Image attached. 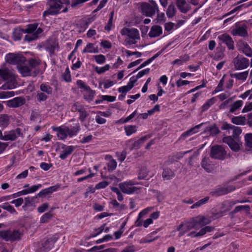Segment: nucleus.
I'll list each match as a JSON object with an SVG mask.
<instances>
[{
  "mask_svg": "<svg viewBox=\"0 0 252 252\" xmlns=\"http://www.w3.org/2000/svg\"><path fill=\"white\" fill-rule=\"evenodd\" d=\"M72 111H78L79 113V118L81 122H84L89 115V114L86 111L84 107L78 102L75 103L72 105Z\"/></svg>",
  "mask_w": 252,
  "mask_h": 252,
  "instance_id": "obj_14",
  "label": "nucleus"
},
{
  "mask_svg": "<svg viewBox=\"0 0 252 252\" xmlns=\"http://www.w3.org/2000/svg\"><path fill=\"white\" fill-rule=\"evenodd\" d=\"M177 12V10H176V8L175 7V6L174 5V4L173 3H171L170 4L167 10H166V15L167 16L170 18H172L173 17H174L176 13Z\"/></svg>",
  "mask_w": 252,
  "mask_h": 252,
  "instance_id": "obj_37",
  "label": "nucleus"
},
{
  "mask_svg": "<svg viewBox=\"0 0 252 252\" xmlns=\"http://www.w3.org/2000/svg\"><path fill=\"white\" fill-rule=\"evenodd\" d=\"M246 119L244 116H236L231 119V122L237 125H244L246 124Z\"/></svg>",
  "mask_w": 252,
  "mask_h": 252,
  "instance_id": "obj_36",
  "label": "nucleus"
},
{
  "mask_svg": "<svg viewBox=\"0 0 252 252\" xmlns=\"http://www.w3.org/2000/svg\"><path fill=\"white\" fill-rule=\"evenodd\" d=\"M232 34L235 35L245 37L248 35V32L246 29L244 27H239L234 29L232 31Z\"/></svg>",
  "mask_w": 252,
  "mask_h": 252,
  "instance_id": "obj_31",
  "label": "nucleus"
},
{
  "mask_svg": "<svg viewBox=\"0 0 252 252\" xmlns=\"http://www.w3.org/2000/svg\"><path fill=\"white\" fill-rule=\"evenodd\" d=\"M54 131L57 132V136L61 140H64L67 137L66 126L60 127H52Z\"/></svg>",
  "mask_w": 252,
  "mask_h": 252,
  "instance_id": "obj_26",
  "label": "nucleus"
},
{
  "mask_svg": "<svg viewBox=\"0 0 252 252\" xmlns=\"http://www.w3.org/2000/svg\"><path fill=\"white\" fill-rule=\"evenodd\" d=\"M42 187L41 184H38L33 185L31 187H29L27 188L28 193H32L33 192H35L36 191L39 189L41 188Z\"/></svg>",
  "mask_w": 252,
  "mask_h": 252,
  "instance_id": "obj_61",
  "label": "nucleus"
},
{
  "mask_svg": "<svg viewBox=\"0 0 252 252\" xmlns=\"http://www.w3.org/2000/svg\"><path fill=\"white\" fill-rule=\"evenodd\" d=\"M210 156L212 158L223 160L226 158V151L222 146L215 145L211 148Z\"/></svg>",
  "mask_w": 252,
  "mask_h": 252,
  "instance_id": "obj_7",
  "label": "nucleus"
},
{
  "mask_svg": "<svg viewBox=\"0 0 252 252\" xmlns=\"http://www.w3.org/2000/svg\"><path fill=\"white\" fill-rule=\"evenodd\" d=\"M234 68L236 70H242L249 66V60L246 58L238 56L233 59Z\"/></svg>",
  "mask_w": 252,
  "mask_h": 252,
  "instance_id": "obj_11",
  "label": "nucleus"
},
{
  "mask_svg": "<svg viewBox=\"0 0 252 252\" xmlns=\"http://www.w3.org/2000/svg\"><path fill=\"white\" fill-rule=\"evenodd\" d=\"M246 1H247V0H242L238 1L237 2V3H236L235 5H238L237 6L235 7L233 9L231 10L229 12L226 14L224 16H228L230 14H233L234 13H235L237 11L241 10L243 8H246L251 5V3H250V4H247V3L241 4L242 3H243Z\"/></svg>",
  "mask_w": 252,
  "mask_h": 252,
  "instance_id": "obj_28",
  "label": "nucleus"
},
{
  "mask_svg": "<svg viewBox=\"0 0 252 252\" xmlns=\"http://www.w3.org/2000/svg\"><path fill=\"white\" fill-rule=\"evenodd\" d=\"M66 129L67 136L71 137L77 134L78 132L80 130V127L79 126H74L69 128L68 126H66Z\"/></svg>",
  "mask_w": 252,
  "mask_h": 252,
  "instance_id": "obj_34",
  "label": "nucleus"
},
{
  "mask_svg": "<svg viewBox=\"0 0 252 252\" xmlns=\"http://www.w3.org/2000/svg\"><path fill=\"white\" fill-rule=\"evenodd\" d=\"M22 233L18 230H0V238L5 241L14 242L21 239Z\"/></svg>",
  "mask_w": 252,
  "mask_h": 252,
  "instance_id": "obj_5",
  "label": "nucleus"
},
{
  "mask_svg": "<svg viewBox=\"0 0 252 252\" xmlns=\"http://www.w3.org/2000/svg\"><path fill=\"white\" fill-rule=\"evenodd\" d=\"M218 38L221 43L225 44L228 50H233L234 49V43L232 37L228 34L224 33L220 35Z\"/></svg>",
  "mask_w": 252,
  "mask_h": 252,
  "instance_id": "obj_15",
  "label": "nucleus"
},
{
  "mask_svg": "<svg viewBox=\"0 0 252 252\" xmlns=\"http://www.w3.org/2000/svg\"><path fill=\"white\" fill-rule=\"evenodd\" d=\"M58 46L57 42L53 39L46 40L43 43V47L50 53V56L54 54L55 49L58 47Z\"/></svg>",
  "mask_w": 252,
  "mask_h": 252,
  "instance_id": "obj_17",
  "label": "nucleus"
},
{
  "mask_svg": "<svg viewBox=\"0 0 252 252\" xmlns=\"http://www.w3.org/2000/svg\"><path fill=\"white\" fill-rule=\"evenodd\" d=\"M53 217V214L51 212L45 213L40 218V222L44 223L48 222Z\"/></svg>",
  "mask_w": 252,
  "mask_h": 252,
  "instance_id": "obj_46",
  "label": "nucleus"
},
{
  "mask_svg": "<svg viewBox=\"0 0 252 252\" xmlns=\"http://www.w3.org/2000/svg\"><path fill=\"white\" fill-rule=\"evenodd\" d=\"M243 104V101L242 100H237L231 105L229 111L231 113L234 112L242 107Z\"/></svg>",
  "mask_w": 252,
  "mask_h": 252,
  "instance_id": "obj_42",
  "label": "nucleus"
},
{
  "mask_svg": "<svg viewBox=\"0 0 252 252\" xmlns=\"http://www.w3.org/2000/svg\"><path fill=\"white\" fill-rule=\"evenodd\" d=\"M3 81H5V83L0 88L2 90H11L16 87L15 76L7 68L0 69V84Z\"/></svg>",
  "mask_w": 252,
  "mask_h": 252,
  "instance_id": "obj_3",
  "label": "nucleus"
},
{
  "mask_svg": "<svg viewBox=\"0 0 252 252\" xmlns=\"http://www.w3.org/2000/svg\"><path fill=\"white\" fill-rule=\"evenodd\" d=\"M121 33L122 35H126L134 39H138L140 38L139 31L135 28H123L121 31Z\"/></svg>",
  "mask_w": 252,
  "mask_h": 252,
  "instance_id": "obj_18",
  "label": "nucleus"
},
{
  "mask_svg": "<svg viewBox=\"0 0 252 252\" xmlns=\"http://www.w3.org/2000/svg\"><path fill=\"white\" fill-rule=\"evenodd\" d=\"M57 241L55 237L47 239L42 242L41 246L38 250V252H47L53 247L54 243Z\"/></svg>",
  "mask_w": 252,
  "mask_h": 252,
  "instance_id": "obj_16",
  "label": "nucleus"
},
{
  "mask_svg": "<svg viewBox=\"0 0 252 252\" xmlns=\"http://www.w3.org/2000/svg\"><path fill=\"white\" fill-rule=\"evenodd\" d=\"M47 3L49 8L43 13V16L48 15H57L61 13V10L63 7L64 5L66 7L62 10V12L65 13L68 11L67 6L70 4V0H48Z\"/></svg>",
  "mask_w": 252,
  "mask_h": 252,
  "instance_id": "obj_1",
  "label": "nucleus"
},
{
  "mask_svg": "<svg viewBox=\"0 0 252 252\" xmlns=\"http://www.w3.org/2000/svg\"><path fill=\"white\" fill-rule=\"evenodd\" d=\"M38 25L37 23H34L27 26V29L24 30V32L28 33L25 36V40L30 42L38 38L39 35L43 32L42 28H37Z\"/></svg>",
  "mask_w": 252,
  "mask_h": 252,
  "instance_id": "obj_4",
  "label": "nucleus"
},
{
  "mask_svg": "<svg viewBox=\"0 0 252 252\" xmlns=\"http://www.w3.org/2000/svg\"><path fill=\"white\" fill-rule=\"evenodd\" d=\"M174 172L169 167L163 168L162 177L164 180H168L174 177Z\"/></svg>",
  "mask_w": 252,
  "mask_h": 252,
  "instance_id": "obj_32",
  "label": "nucleus"
},
{
  "mask_svg": "<svg viewBox=\"0 0 252 252\" xmlns=\"http://www.w3.org/2000/svg\"><path fill=\"white\" fill-rule=\"evenodd\" d=\"M243 210H245L246 212H249L250 211V206L247 205L237 206L234 208L232 213L235 214Z\"/></svg>",
  "mask_w": 252,
  "mask_h": 252,
  "instance_id": "obj_47",
  "label": "nucleus"
},
{
  "mask_svg": "<svg viewBox=\"0 0 252 252\" xmlns=\"http://www.w3.org/2000/svg\"><path fill=\"white\" fill-rule=\"evenodd\" d=\"M204 124L201 123L199 125H196L194 127H192L187 131L183 133L180 137V139H184L185 137L198 132V129Z\"/></svg>",
  "mask_w": 252,
  "mask_h": 252,
  "instance_id": "obj_30",
  "label": "nucleus"
},
{
  "mask_svg": "<svg viewBox=\"0 0 252 252\" xmlns=\"http://www.w3.org/2000/svg\"><path fill=\"white\" fill-rule=\"evenodd\" d=\"M126 135L130 136L134 133L137 131V126H126L124 127Z\"/></svg>",
  "mask_w": 252,
  "mask_h": 252,
  "instance_id": "obj_43",
  "label": "nucleus"
},
{
  "mask_svg": "<svg viewBox=\"0 0 252 252\" xmlns=\"http://www.w3.org/2000/svg\"><path fill=\"white\" fill-rule=\"evenodd\" d=\"M15 93L13 91L0 92V98L4 99L13 96Z\"/></svg>",
  "mask_w": 252,
  "mask_h": 252,
  "instance_id": "obj_54",
  "label": "nucleus"
},
{
  "mask_svg": "<svg viewBox=\"0 0 252 252\" xmlns=\"http://www.w3.org/2000/svg\"><path fill=\"white\" fill-rule=\"evenodd\" d=\"M150 3L143 2L141 3V11L143 15L147 17H152L156 12H158V7L154 0H149Z\"/></svg>",
  "mask_w": 252,
  "mask_h": 252,
  "instance_id": "obj_6",
  "label": "nucleus"
},
{
  "mask_svg": "<svg viewBox=\"0 0 252 252\" xmlns=\"http://www.w3.org/2000/svg\"><path fill=\"white\" fill-rule=\"evenodd\" d=\"M110 68L109 64H106L102 67L96 66L95 68V71L99 74L105 72L106 71L108 70Z\"/></svg>",
  "mask_w": 252,
  "mask_h": 252,
  "instance_id": "obj_53",
  "label": "nucleus"
},
{
  "mask_svg": "<svg viewBox=\"0 0 252 252\" xmlns=\"http://www.w3.org/2000/svg\"><path fill=\"white\" fill-rule=\"evenodd\" d=\"M148 171L145 166H142L140 168L137 172V179L138 180L145 179L148 175Z\"/></svg>",
  "mask_w": 252,
  "mask_h": 252,
  "instance_id": "obj_33",
  "label": "nucleus"
},
{
  "mask_svg": "<svg viewBox=\"0 0 252 252\" xmlns=\"http://www.w3.org/2000/svg\"><path fill=\"white\" fill-rule=\"evenodd\" d=\"M238 46L239 51L243 52L247 57H252V49L247 43L240 42Z\"/></svg>",
  "mask_w": 252,
  "mask_h": 252,
  "instance_id": "obj_24",
  "label": "nucleus"
},
{
  "mask_svg": "<svg viewBox=\"0 0 252 252\" xmlns=\"http://www.w3.org/2000/svg\"><path fill=\"white\" fill-rule=\"evenodd\" d=\"M29 64L30 65L29 67L31 68L37 72L36 67H37L40 64V62L38 61L31 59L29 61Z\"/></svg>",
  "mask_w": 252,
  "mask_h": 252,
  "instance_id": "obj_49",
  "label": "nucleus"
},
{
  "mask_svg": "<svg viewBox=\"0 0 252 252\" xmlns=\"http://www.w3.org/2000/svg\"><path fill=\"white\" fill-rule=\"evenodd\" d=\"M94 58L96 62L99 64L103 63L106 60L105 57L101 54L94 56Z\"/></svg>",
  "mask_w": 252,
  "mask_h": 252,
  "instance_id": "obj_59",
  "label": "nucleus"
},
{
  "mask_svg": "<svg viewBox=\"0 0 252 252\" xmlns=\"http://www.w3.org/2000/svg\"><path fill=\"white\" fill-rule=\"evenodd\" d=\"M223 50H224L221 49L220 51L217 52L215 53L213 59L216 61H219L220 59H222L224 57Z\"/></svg>",
  "mask_w": 252,
  "mask_h": 252,
  "instance_id": "obj_63",
  "label": "nucleus"
},
{
  "mask_svg": "<svg viewBox=\"0 0 252 252\" xmlns=\"http://www.w3.org/2000/svg\"><path fill=\"white\" fill-rule=\"evenodd\" d=\"M162 32V30L160 26L154 25L151 27V30L148 33V35L150 37H156L161 34Z\"/></svg>",
  "mask_w": 252,
  "mask_h": 252,
  "instance_id": "obj_29",
  "label": "nucleus"
},
{
  "mask_svg": "<svg viewBox=\"0 0 252 252\" xmlns=\"http://www.w3.org/2000/svg\"><path fill=\"white\" fill-rule=\"evenodd\" d=\"M82 53H97V50L96 49H95L93 44L89 43L87 45L86 47L82 51Z\"/></svg>",
  "mask_w": 252,
  "mask_h": 252,
  "instance_id": "obj_45",
  "label": "nucleus"
},
{
  "mask_svg": "<svg viewBox=\"0 0 252 252\" xmlns=\"http://www.w3.org/2000/svg\"><path fill=\"white\" fill-rule=\"evenodd\" d=\"M248 71H246L240 73L231 74V77L235 78L237 80L245 81L246 80L248 76Z\"/></svg>",
  "mask_w": 252,
  "mask_h": 252,
  "instance_id": "obj_35",
  "label": "nucleus"
},
{
  "mask_svg": "<svg viewBox=\"0 0 252 252\" xmlns=\"http://www.w3.org/2000/svg\"><path fill=\"white\" fill-rule=\"evenodd\" d=\"M222 130H226L230 133L229 131L232 130V137L234 139L239 138V136L242 133V129L240 127L233 126L227 123H224L221 127Z\"/></svg>",
  "mask_w": 252,
  "mask_h": 252,
  "instance_id": "obj_12",
  "label": "nucleus"
},
{
  "mask_svg": "<svg viewBox=\"0 0 252 252\" xmlns=\"http://www.w3.org/2000/svg\"><path fill=\"white\" fill-rule=\"evenodd\" d=\"M209 222L210 220L204 217L198 216L193 218L189 221L186 223L185 225L180 224L178 226L177 230L180 231L179 236L181 237L189 230L197 228V225L202 226Z\"/></svg>",
  "mask_w": 252,
  "mask_h": 252,
  "instance_id": "obj_2",
  "label": "nucleus"
},
{
  "mask_svg": "<svg viewBox=\"0 0 252 252\" xmlns=\"http://www.w3.org/2000/svg\"><path fill=\"white\" fill-rule=\"evenodd\" d=\"M9 124V117L6 114L0 115V126L6 127Z\"/></svg>",
  "mask_w": 252,
  "mask_h": 252,
  "instance_id": "obj_38",
  "label": "nucleus"
},
{
  "mask_svg": "<svg viewBox=\"0 0 252 252\" xmlns=\"http://www.w3.org/2000/svg\"><path fill=\"white\" fill-rule=\"evenodd\" d=\"M201 166L208 173H211L213 170V167L209 157H204L203 158Z\"/></svg>",
  "mask_w": 252,
  "mask_h": 252,
  "instance_id": "obj_25",
  "label": "nucleus"
},
{
  "mask_svg": "<svg viewBox=\"0 0 252 252\" xmlns=\"http://www.w3.org/2000/svg\"><path fill=\"white\" fill-rule=\"evenodd\" d=\"M165 18L164 13H158L157 18L155 19L156 23H162L165 22Z\"/></svg>",
  "mask_w": 252,
  "mask_h": 252,
  "instance_id": "obj_60",
  "label": "nucleus"
},
{
  "mask_svg": "<svg viewBox=\"0 0 252 252\" xmlns=\"http://www.w3.org/2000/svg\"><path fill=\"white\" fill-rule=\"evenodd\" d=\"M212 196H219L224 194H227V191L225 189V188H219L210 192Z\"/></svg>",
  "mask_w": 252,
  "mask_h": 252,
  "instance_id": "obj_40",
  "label": "nucleus"
},
{
  "mask_svg": "<svg viewBox=\"0 0 252 252\" xmlns=\"http://www.w3.org/2000/svg\"><path fill=\"white\" fill-rule=\"evenodd\" d=\"M25 98L22 97H16L7 101L9 107L13 108L19 107L25 103Z\"/></svg>",
  "mask_w": 252,
  "mask_h": 252,
  "instance_id": "obj_23",
  "label": "nucleus"
},
{
  "mask_svg": "<svg viewBox=\"0 0 252 252\" xmlns=\"http://www.w3.org/2000/svg\"><path fill=\"white\" fill-rule=\"evenodd\" d=\"M176 5L182 13H187L191 9L190 4L187 2L186 0H176Z\"/></svg>",
  "mask_w": 252,
  "mask_h": 252,
  "instance_id": "obj_20",
  "label": "nucleus"
},
{
  "mask_svg": "<svg viewBox=\"0 0 252 252\" xmlns=\"http://www.w3.org/2000/svg\"><path fill=\"white\" fill-rule=\"evenodd\" d=\"M63 150L61 152L60 158L62 159H65L67 157L70 155L74 151L75 148L73 146H66L63 145L62 147Z\"/></svg>",
  "mask_w": 252,
  "mask_h": 252,
  "instance_id": "obj_27",
  "label": "nucleus"
},
{
  "mask_svg": "<svg viewBox=\"0 0 252 252\" xmlns=\"http://www.w3.org/2000/svg\"><path fill=\"white\" fill-rule=\"evenodd\" d=\"M0 207L4 210H6L11 214H17V213L13 207L10 205L9 203L6 202L0 205Z\"/></svg>",
  "mask_w": 252,
  "mask_h": 252,
  "instance_id": "obj_44",
  "label": "nucleus"
},
{
  "mask_svg": "<svg viewBox=\"0 0 252 252\" xmlns=\"http://www.w3.org/2000/svg\"><path fill=\"white\" fill-rule=\"evenodd\" d=\"M117 162L115 159H112L108 163V170L110 172L113 171L117 167Z\"/></svg>",
  "mask_w": 252,
  "mask_h": 252,
  "instance_id": "obj_55",
  "label": "nucleus"
},
{
  "mask_svg": "<svg viewBox=\"0 0 252 252\" xmlns=\"http://www.w3.org/2000/svg\"><path fill=\"white\" fill-rule=\"evenodd\" d=\"M17 68L19 71L23 76H35L36 75V71L35 70H33L29 66L27 65H23V64H21L19 66H18Z\"/></svg>",
  "mask_w": 252,
  "mask_h": 252,
  "instance_id": "obj_19",
  "label": "nucleus"
},
{
  "mask_svg": "<svg viewBox=\"0 0 252 252\" xmlns=\"http://www.w3.org/2000/svg\"><path fill=\"white\" fill-rule=\"evenodd\" d=\"M109 183L108 182L106 181H103L102 182H99L96 185L95 188L96 189H103L106 188L108 185Z\"/></svg>",
  "mask_w": 252,
  "mask_h": 252,
  "instance_id": "obj_64",
  "label": "nucleus"
},
{
  "mask_svg": "<svg viewBox=\"0 0 252 252\" xmlns=\"http://www.w3.org/2000/svg\"><path fill=\"white\" fill-rule=\"evenodd\" d=\"M209 198H210V197L209 196H206L204 198L199 200L197 202L194 203L190 207V209H193L194 208L200 207L202 205L206 204L208 202Z\"/></svg>",
  "mask_w": 252,
  "mask_h": 252,
  "instance_id": "obj_39",
  "label": "nucleus"
},
{
  "mask_svg": "<svg viewBox=\"0 0 252 252\" xmlns=\"http://www.w3.org/2000/svg\"><path fill=\"white\" fill-rule=\"evenodd\" d=\"M246 145L252 148V133H247L245 136Z\"/></svg>",
  "mask_w": 252,
  "mask_h": 252,
  "instance_id": "obj_56",
  "label": "nucleus"
},
{
  "mask_svg": "<svg viewBox=\"0 0 252 252\" xmlns=\"http://www.w3.org/2000/svg\"><path fill=\"white\" fill-rule=\"evenodd\" d=\"M23 135L21 129L17 128L7 132H4V141H14L20 136Z\"/></svg>",
  "mask_w": 252,
  "mask_h": 252,
  "instance_id": "obj_13",
  "label": "nucleus"
},
{
  "mask_svg": "<svg viewBox=\"0 0 252 252\" xmlns=\"http://www.w3.org/2000/svg\"><path fill=\"white\" fill-rule=\"evenodd\" d=\"M89 0H70V2H71V6L72 8H75L81 6L83 3Z\"/></svg>",
  "mask_w": 252,
  "mask_h": 252,
  "instance_id": "obj_52",
  "label": "nucleus"
},
{
  "mask_svg": "<svg viewBox=\"0 0 252 252\" xmlns=\"http://www.w3.org/2000/svg\"><path fill=\"white\" fill-rule=\"evenodd\" d=\"M137 184V182L130 180L120 183L119 187L123 193L129 194L137 191L139 189L138 188L133 186Z\"/></svg>",
  "mask_w": 252,
  "mask_h": 252,
  "instance_id": "obj_9",
  "label": "nucleus"
},
{
  "mask_svg": "<svg viewBox=\"0 0 252 252\" xmlns=\"http://www.w3.org/2000/svg\"><path fill=\"white\" fill-rule=\"evenodd\" d=\"M22 36V32L18 29H15L13 32V37L14 40H18L21 39Z\"/></svg>",
  "mask_w": 252,
  "mask_h": 252,
  "instance_id": "obj_57",
  "label": "nucleus"
},
{
  "mask_svg": "<svg viewBox=\"0 0 252 252\" xmlns=\"http://www.w3.org/2000/svg\"><path fill=\"white\" fill-rule=\"evenodd\" d=\"M86 91V94L84 95L85 99L89 101H92L94 97L95 92L90 88Z\"/></svg>",
  "mask_w": 252,
  "mask_h": 252,
  "instance_id": "obj_51",
  "label": "nucleus"
},
{
  "mask_svg": "<svg viewBox=\"0 0 252 252\" xmlns=\"http://www.w3.org/2000/svg\"><path fill=\"white\" fill-rule=\"evenodd\" d=\"M40 90L48 94H51L52 93V88L48 85L45 84H41L40 87Z\"/></svg>",
  "mask_w": 252,
  "mask_h": 252,
  "instance_id": "obj_50",
  "label": "nucleus"
},
{
  "mask_svg": "<svg viewBox=\"0 0 252 252\" xmlns=\"http://www.w3.org/2000/svg\"><path fill=\"white\" fill-rule=\"evenodd\" d=\"M215 227L211 226H207L201 228L200 231L196 233L195 232H191L188 234V236L191 237H197L202 236L208 232L213 231Z\"/></svg>",
  "mask_w": 252,
  "mask_h": 252,
  "instance_id": "obj_21",
  "label": "nucleus"
},
{
  "mask_svg": "<svg viewBox=\"0 0 252 252\" xmlns=\"http://www.w3.org/2000/svg\"><path fill=\"white\" fill-rule=\"evenodd\" d=\"M6 62L10 64H16L20 66L24 64L26 62V58L22 55L20 54L9 53L5 57Z\"/></svg>",
  "mask_w": 252,
  "mask_h": 252,
  "instance_id": "obj_8",
  "label": "nucleus"
},
{
  "mask_svg": "<svg viewBox=\"0 0 252 252\" xmlns=\"http://www.w3.org/2000/svg\"><path fill=\"white\" fill-rule=\"evenodd\" d=\"M206 131L210 132V134L212 136H215L220 132L219 128L216 125L211 126L207 127L205 129Z\"/></svg>",
  "mask_w": 252,
  "mask_h": 252,
  "instance_id": "obj_41",
  "label": "nucleus"
},
{
  "mask_svg": "<svg viewBox=\"0 0 252 252\" xmlns=\"http://www.w3.org/2000/svg\"><path fill=\"white\" fill-rule=\"evenodd\" d=\"M215 102V98L213 97L207 100L202 106V111H205L208 110Z\"/></svg>",
  "mask_w": 252,
  "mask_h": 252,
  "instance_id": "obj_48",
  "label": "nucleus"
},
{
  "mask_svg": "<svg viewBox=\"0 0 252 252\" xmlns=\"http://www.w3.org/2000/svg\"><path fill=\"white\" fill-rule=\"evenodd\" d=\"M49 207V204L48 203H44L41 204L37 208V211L39 213H42L44 212Z\"/></svg>",
  "mask_w": 252,
  "mask_h": 252,
  "instance_id": "obj_62",
  "label": "nucleus"
},
{
  "mask_svg": "<svg viewBox=\"0 0 252 252\" xmlns=\"http://www.w3.org/2000/svg\"><path fill=\"white\" fill-rule=\"evenodd\" d=\"M63 77L64 81L69 82L71 80L70 73L68 68H66L63 74Z\"/></svg>",
  "mask_w": 252,
  "mask_h": 252,
  "instance_id": "obj_58",
  "label": "nucleus"
},
{
  "mask_svg": "<svg viewBox=\"0 0 252 252\" xmlns=\"http://www.w3.org/2000/svg\"><path fill=\"white\" fill-rule=\"evenodd\" d=\"M223 142L227 144L230 149L234 151L238 152L240 149L242 143L239 138L234 139L231 136H225L223 139Z\"/></svg>",
  "mask_w": 252,
  "mask_h": 252,
  "instance_id": "obj_10",
  "label": "nucleus"
},
{
  "mask_svg": "<svg viewBox=\"0 0 252 252\" xmlns=\"http://www.w3.org/2000/svg\"><path fill=\"white\" fill-rule=\"evenodd\" d=\"M59 188L60 185H57L42 189L35 196V197H42L45 196L47 195L50 194L53 192L57 191L59 189Z\"/></svg>",
  "mask_w": 252,
  "mask_h": 252,
  "instance_id": "obj_22",
  "label": "nucleus"
}]
</instances>
